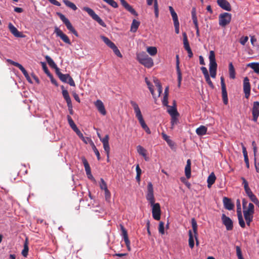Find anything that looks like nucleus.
<instances>
[{
  "label": "nucleus",
  "instance_id": "1",
  "mask_svg": "<svg viewBox=\"0 0 259 259\" xmlns=\"http://www.w3.org/2000/svg\"><path fill=\"white\" fill-rule=\"evenodd\" d=\"M138 61L144 66L150 68L154 65L152 59L148 56L145 52H141L137 54Z\"/></svg>",
  "mask_w": 259,
  "mask_h": 259
},
{
  "label": "nucleus",
  "instance_id": "2",
  "mask_svg": "<svg viewBox=\"0 0 259 259\" xmlns=\"http://www.w3.org/2000/svg\"><path fill=\"white\" fill-rule=\"evenodd\" d=\"M130 103L134 110L136 114V117L138 119L139 122L142 127L143 129H144L148 126L147 125L144 121L141 111L138 104L135 101L133 100L130 101Z\"/></svg>",
  "mask_w": 259,
  "mask_h": 259
},
{
  "label": "nucleus",
  "instance_id": "3",
  "mask_svg": "<svg viewBox=\"0 0 259 259\" xmlns=\"http://www.w3.org/2000/svg\"><path fill=\"white\" fill-rule=\"evenodd\" d=\"M232 18V15L230 13L224 12L221 14L219 16V23L220 26L225 27L228 25Z\"/></svg>",
  "mask_w": 259,
  "mask_h": 259
},
{
  "label": "nucleus",
  "instance_id": "4",
  "mask_svg": "<svg viewBox=\"0 0 259 259\" xmlns=\"http://www.w3.org/2000/svg\"><path fill=\"white\" fill-rule=\"evenodd\" d=\"M57 14L59 16L60 19L62 21V22L65 24L67 28L73 34H74L76 37H78V34L77 32L72 26L69 20L67 18H66L63 14H62L61 13H57Z\"/></svg>",
  "mask_w": 259,
  "mask_h": 259
},
{
  "label": "nucleus",
  "instance_id": "5",
  "mask_svg": "<svg viewBox=\"0 0 259 259\" xmlns=\"http://www.w3.org/2000/svg\"><path fill=\"white\" fill-rule=\"evenodd\" d=\"M83 10L87 12L88 14L92 17V18L96 20L100 25L105 27L106 25L103 21L100 18V17L97 15L95 12L91 8L89 7H84Z\"/></svg>",
  "mask_w": 259,
  "mask_h": 259
},
{
  "label": "nucleus",
  "instance_id": "6",
  "mask_svg": "<svg viewBox=\"0 0 259 259\" xmlns=\"http://www.w3.org/2000/svg\"><path fill=\"white\" fill-rule=\"evenodd\" d=\"M146 199L149 202L151 205L155 204V198L154 196L153 187L151 182H149L148 183Z\"/></svg>",
  "mask_w": 259,
  "mask_h": 259
},
{
  "label": "nucleus",
  "instance_id": "7",
  "mask_svg": "<svg viewBox=\"0 0 259 259\" xmlns=\"http://www.w3.org/2000/svg\"><path fill=\"white\" fill-rule=\"evenodd\" d=\"M221 84L222 89V99L223 103L225 105L228 103V94L226 89V84L225 83V79L223 76L221 77Z\"/></svg>",
  "mask_w": 259,
  "mask_h": 259
},
{
  "label": "nucleus",
  "instance_id": "8",
  "mask_svg": "<svg viewBox=\"0 0 259 259\" xmlns=\"http://www.w3.org/2000/svg\"><path fill=\"white\" fill-rule=\"evenodd\" d=\"M236 205H237V213L239 225L240 226V227L241 228H244L245 227V224L243 220V217L242 215L241 204H240V201L239 199L237 200Z\"/></svg>",
  "mask_w": 259,
  "mask_h": 259
},
{
  "label": "nucleus",
  "instance_id": "9",
  "mask_svg": "<svg viewBox=\"0 0 259 259\" xmlns=\"http://www.w3.org/2000/svg\"><path fill=\"white\" fill-rule=\"evenodd\" d=\"M152 206V213L154 219L158 221L160 219V206L158 203L151 205Z\"/></svg>",
  "mask_w": 259,
  "mask_h": 259
},
{
  "label": "nucleus",
  "instance_id": "10",
  "mask_svg": "<svg viewBox=\"0 0 259 259\" xmlns=\"http://www.w3.org/2000/svg\"><path fill=\"white\" fill-rule=\"evenodd\" d=\"M54 33H56L57 36L59 37L65 43L71 45V41L68 36L64 33L58 27H55Z\"/></svg>",
  "mask_w": 259,
  "mask_h": 259
},
{
  "label": "nucleus",
  "instance_id": "11",
  "mask_svg": "<svg viewBox=\"0 0 259 259\" xmlns=\"http://www.w3.org/2000/svg\"><path fill=\"white\" fill-rule=\"evenodd\" d=\"M120 227L121 231V235L123 239V240L125 243L127 249L128 251L131 250V242L128 239V234L126 230L124 227L123 225L120 224Z\"/></svg>",
  "mask_w": 259,
  "mask_h": 259
},
{
  "label": "nucleus",
  "instance_id": "12",
  "mask_svg": "<svg viewBox=\"0 0 259 259\" xmlns=\"http://www.w3.org/2000/svg\"><path fill=\"white\" fill-rule=\"evenodd\" d=\"M252 115V120L256 122L259 116V102L255 101L253 103V107L251 110Z\"/></svg>",
  "mask_w": 259,
  "mask_h": 259
},
{
  "label": "nucleus",
  "instance_id": "13",
  "mask_svg": "<svg viewBox=\"0 0 259 259\" xmlns=\"http://www.w3.org/2000/svg\"><path fill=\"white\" fill-rule=\"evenodd\" d=\"M222 221L228 231H230L233 229V221L229 217H227L225 214H223L222 215Z\"/></svg>",
  "mask_w": 259,
  "mask_h": 259
},
{
  "label": "nucleus",
  "instance_id": "14",
  "mask_svg": "<svg viewBox=\"0 0 259 259\" xmlns=\"http://www.w3.org/2000/svg\"><path fill=\"white\" fill-rule=\"evenodd\" d=\"M58 77L62 82L67 83L71 86H75V84L73 78L70 76L69 74L62 73Z\"/></svg>",
  "mask_w": 259,
  "mask_h": 259
},
{
  "label": "nucleus",
  "instance_id": "15",
  "mask_svg": "<svg viewBox=\"0 0 259 259\" xmlns=\"http://www.w3.org/2000/svg\"><path fill=\"white\" fill-rule=\"evenodd\" d=\"M8 28L11 33L13 34L15 37L21 38L25 37V35H24L22 32L19 31L18 29L11 23H10L8 24Z\"/></svg>",
  "mask_w": 259,
  "mask_h": 259
},
{
  "label": "nucleus",
  "instance_id": "16",
  "mask_svg": "<svg viewBox=\"0 0 259 259\" xmlns=\"http://www.w3.org/2000/svg\"><path fill=\"white\" fill-rule=\"evenodd\" d=\"M81 159L84 165L85 170L88 178L91 180H94V177L91 174V168L87 160L84 157H81Z\"/></svg>",
  "mask_w": 259,
  "mask_h": 259
},
{
  "label": "nucleus",
  "instance_id": "17",
  "mask_svg": "<svg viewBox=\"0 0 259 259\" xmlns=\"http://www.w3.org/2000/svg\"><path fill=\"white\" fill-rule=\"evenodd\" d=\"M109 137L108 135H106L102 139H101L103 145V148L106 153L107 156L108 157L110 152V146L109 145Z\"/></svg>",
  "mask_w": 259,
  "mask_h": 259
},
{
  "label": "nucleus",
  "instance_id": "18",
  "mask_svg": "<svg viewBox=\"0 0 259 259\" xmlns=\"http://www.w3.org/2000/svg\"><path fill=\"white\" fill-rule=\"evenodd\" d=\"M176 70L178 75V86L180 87L181 81L182 80V74L181 73V71L180 67V60H179V55H177L176 56Z\"/></svg>",
  "mask_w": 259,
  "mask_h": 259
},
{
  "label": "nucleus",
  "instance_id": "19",
  "mask_svg": "<svg viewBox=\"0 0 259 259\" xmlns=\"http://www.w3.org/2000/svg\"><path fill=\"white\" fill-rule=\"evenodd\" d=\"M122 6L130 13L135 16H138L137 12L135 10L133 7L130 5L125 0H120Z\"/></svg>",
  "mask_w": 259,
  "mask_h": 259
},
{
  "label": "nucleus",
  "instance_id": "20",
  "mask_svg": "<svg viewBox=\"0 0 259 259\" xmlns=\"http://www.w3.org/2000/svg\"><path fill=\"white\" fill-rule=\"evenodd\" d=\"M217 4L222 9L226 11L231 10V5L227 0H217Z\"/></svg>",
  "mask_w": 259,
  "mask_h": 259
},
{
  "label": "nucleus",
  "instance_id": "21",
  "mask_svg": "<svg viewBox=\"0 0 259 259\" xmlns=\"http://www.w3.org/2000/svg\"><path fill=\"white\" fill-rule=\"evenodd\" d=\"M95 105L97 108L98 111L103 115L106 114V111L105 108L104 104L100 100H98L95 103Z\"/></svg>",
  "mask_w": 259,
  "mask_h": 259
},
{
  "label": "nucleus",
  "instance_id": "22",
  "mask_svg": "<svg viewBox=\"0 0 259 259\" xmlns=\"http://www.w3.org/2000/svg\"><path fill=\"white\" fill-rule=\"evenodd\" d=\"M224 207L228 210H232L234 207V204L232 202L231 200L226 197H224L223 199Z\"/></svg>",
  "mask_w": 259,
  "mask_h": 259
},
{
  "label": "nucleus",
  "instance_id": "23",
  "mask_svg": "<svg viewBox=\"0 0 259 259\" xmlns=\"http://www.w3.org/2000/svg\"><path fill=\"white\" fill-rule=\"evenodd\" d=\"M241 179L242 181V185L244 186L245 192L246 195L249 197L250 195H251L253 193L250 189L248 183L246 179L244 177H241Z\"/></svg>",
  "mask_w": 259,
  "mask_h": 259
},
{
  "label": "nucleus",
  "instance_id": "24",
  "mask_svg": "<svg viewBox=\"0 0 259 259\" xmlns=\"http://www.w3.org/2000/svg\"><path fill=\"white\" fill-rule=\"evenodd\" d=\"M191 162L190 159H188L187 164L185 168V173L187 179H189L191 177Z\"/></svg>",
  "mask_w": 259,
  "mask_h": 259
},
{
  "label": "nucleus",
  "instance_id": "25",
  "mask_svg": "<svg viewBox=\"0 0 259 259\" xmlns=\"http://www.w3.org/2000/svg\"><path fill=\"white\" fill-rule=\"evenodd\" d=\"M191 223H192V229L194 233V237L195 238L196 241V245H198V241L197 240V222L194 218H192L191 219Z\"/></svg>",
  "mask_w": 259,
  "mask_h": 259
},
{
  "label": "nucleus",
  "instance_id": "26",
  "mask_svg": "<svg viewBox=\"0 0 259 259\" xmlns=\"http://www.w3.org/2000/svg\"><path fill=\"white\" fill-rule=\"evenodd\" d=\"M7 62L10 63L11 64L18 67L22 71L23 75L26 74V73L27 72L25 69L22 66V65L19 64V63L16 62L11 59H8Z\"/></svg>",
  "mask_w": 259,
  "mask_h": 259
},
{
  "label": "nucleus",
  "instance_id": "27",
  "mask_svg": "<svg viewBox=\"0 0 259 259\" xmlns=\"http://www.w3.org/2000/svg\"><path fill=\"white\" fill-rule=\"evenodd\" d=\"M7 62L10 63L11 64L18 67L22 71L23 75L26 74V73L27 72L25 69L22 66V65L19 64V63L16 62L11 59H8Z\"/></svg>",
  "mask_w": 259,
  "mask_h": 259
},
{
  "label": "nucleus",
  "instance_id": "28",
  "mask_svg": "<svg viewBox=\"0 0 259 259\" xmlns=\"http://www.w3.org/2000/svg\"><path fill=\"white\" fill-rule=\"evenodd\" d=\"M216 180V177L213 172H211L207 178V187L210 188L214 183Z\"/></svg>",
  "mask_w": 259,
  "mask_h": 259
},
{
  "label": "nucleus",
  "instance_id": "29",
  "mask_svg": "<svg viewBox=\"0 0 259 259\" xmlns=\"http://www.w3.org/2000/svg\"><path fill=\"white\" fill-rule=\"evenodd\" d=\"M209 66H217L215 58V54L213 51H210L209 55Z\"/></svg>",
  "mask_w": 259,
  "mask_h": 259
},
{
  "label": "nucleus",
  "instance_id": "30",
  "mask_svg": "<svg viewBox=\"0 0 259 259\" xmlns=\"http://www.w3.org/2000/svg\"><path fill=\"white\" fill-rule=\"evenodd\" d=\"M29 250L28 247V239L27 237L26 238L24 243V248L22 251V254L24 257H27L28 255V252Z\"/></svg>",
  "mask_w": 259,
  "mask_h": 259
},
{
  "label": "nucleus",
  "instance_id": "31",
  "mask_svg": "<svg viewBox=\"0 0 259 259\" xmlns=\"http://www.w3.org/2000/svg\"><path fill=\"white\" fill-rule=\"evenodd\" d=\"M207 128L204 125H201L196 130V133L198 136H203L206 134Z\"/></svg>",
  "mask_w": 259,
  "mask_h": 259
},
{
  "label": "nucleus",
  "instance_id": "32",
  "mask_svg": "<svg viewBox=\"0 0 259 259\" xmlns=\"http://www.w3.org/2000/svg\"><path fill=\"white\" fill-rule=\"evenodd\" d=\"M167 112L169 114V115L171 116H179V113L177 111V107H171L168 106L167 107Z\"/></svg>",
  "mask_w": 259,
  "mask_h": 259
},
{
  "label": "nucleus",
  "instance_id": "33",
  "mask_svg": "<svg viewBox=\"0 0 259 259\" xmlns=\"http://www.w3.org/2000/svg\"><path fill=\"white\" fill-rule=\"evenodd\" d=\"M229 76L230 78L231 79H234L235 78V68L234 67V66L233 65V63L232 62H230L229 64Z\"/></svg>",
  "mask_w": 259,
  "mask_h": 259
},
{
  "label": "nucleus",
  "instance_id": "34",
  "mask_svg": "<svg viewBox=\"0 0 259 259\" xmlns=\"http://www.w3.org/2000/svg\"><path fill=\"white\" fill-rule=\"evenodd\" d=\"M242 152L244 158V161L246 164V167L248 168L249 167V159L247 155V152L245 147L242 144Z\"/></svg>",
  "mask_w": 259,
  "mask_h": 259
},
{
  "label": "nucleus",
  "instance_id": "35",
  "mask_svg": "<svg viewBox=\"0 0 259 259\" xmlns=\"http://www.w3.org/2000/svg\"><path fill=\"white\" fill-rule=\"evenodd\" d=\"M137 150L139 154L143 156L146 160H148L146 157V150L142 146L139 145L137 147Z\"/></svg>",
  "mask_w": 259,
  "mask_h": 259
},
{
  "label": "nucleus",
  "instance_id": "36",
  "mask_svg": "<svg viewBox=\"0 0 259 259\" xmlns=\"http://www.w3.org/2000/svg\"><path fill=\"white\" fill-rule=\"evenodd\" d=\"M243 89V91L250 90V84L249 82V80L247 77H245L244 78Z\"/></svg>",
  "mask_w": 259,
  "mask_h": 259
},
{
  "label": "nucleus",
  "instance_id": "37",
  "mask_svg": "<svg viewBox=\"0 0 259 259\" xmlns=\"http://www.w3.org/2000/svg\"><path fill=\"white\" fill-rule=\"evenodd\" d=\"M184 47L186 50L190 49L191 48L188 40L187 35L186 32L183 33Z\"/></svg>",
  "mask_w": 259,
  "mask_h": 259
},
{
  "label": "nucleus",
  "instance_id": "38",
  "mask_svg": "<svg viewBox=\"0 0 259 259\" xmlns=\"http://www.w3.org/2000/svg\"><path fill=\"white\" fill-rule=\"evenodd\" d=\"M140 24V22L137 21L136 19H134L131 25V31L133 32H136Z\"/></svg>",
  "mask_w": 259,
  "mask_h": 259
},
{
  "label": "nucleus",
  "instance_id": "39",
  "mask_svg": "<svg viewBox=\"0 0 259 259\" xmlns=\"http://www.w3.org/2000/svg\"><path fill=\"white\" fill-rule=\"evenodd\" d=\"M101 39L104 42V43L108 46L110 48H113V47L115 45V44L111 41L108 37L105 36H101Z\"/></svg>",
  "mask_w": 259,
  "mask_h": 259
},
{
  "label": "nucleus",
  "instance_id": "40",
  "mask_svg": "<svg viewBox=\"0 0 259 259\" xmlns=\"http://www.w3.org/2000/svg\"><path fill=\"white\" fill-rule=\"evenodd\" d=\"M168 8H169L170 13L171 14V15L172 16V20L174 21V23L178 22L179 20H178V15H177V13H176V12L175 11L173 8L171 6H169Z\"/></svg>",
  "mask_w": 259,
  "mask_h": 259
},
{
  "label": "nucleus",
  "instance_id": "41",
  "mask_svg": "<svg viewBox=\"0 0 259 259\" xmlns=\"http://www.w3.org/2000/svg\"><path fill=\"white\" fill-rule=\"evenodd\" d=\"M189 245L191 249L194 246V237L191 230L189 231Z\"/></svg>",
  "mask_w": 259,
  "mask_h": 259
},
{
  "label": "nucleus",
  "instance_id": "42",
  "mask_svg": "<svg viewBox=\"0 0 259 259\" xmlns=\"http://www.w3.org/2000/svg\"><path fill=\"white\" fill-rule=\"evenodd\" d=\"M248 67H251L255 72L259 74V63H251L247 64Z\"/></svg>",
  "mask_w": 259,
  "mask_h": 259
},
{
  "label": "nucleus",
  "instance_id": "43",
  "mask_svg": "<svg viewBox=\"0 0 259 259\" xmlns=\"http://www.w3.org/2000/svg\"><path fill=\"white\" fill-rule=\"evenodd\" d=\"M217 66H209V70L211 77L214 78L217 74Z\"/></svg>",
  "mask_w": 259,
  "mask_h": 259
},
{
  "label": "nucleus",
  "instance_id": "44",
  "mask_svg": "<svg viewBox=\"0 0 259 259\" xmlns=\"http://www.w3.org/2000/svg\"><path fill=\"white\" fill-rule=\"evenodd\" d=\"M45 59L51 67H52V68L56 67L57 65L50 56L46 55L45 56Z\"/></svg>",
  "mask_w": 259,
  "mask_h": 259
},
{
  "label": "nucleus",
  "instance_id": "45",
  "mask_svg": "<svg viewBox=\"0 0 259 259\" xmlns=\"http://www.w3.org/2000/svg\"><path fill=\"white\" fill-rule=\"evenodd\" d=\"M63 3L65 4V5L67 7L71 8V9H72L74 11L76 10L77 9V7L75 6V5L74 3L69 1L68 0H63Z\"/></svg>",
  "mask_w": 259,
  "mask_h": 259
},
{
  "label": "nucleus",
  "instance_id": "46",
  "mask_svg": "<svg viewBox=\"0 0 259 259\" xmlns=\"http://www.w3.org/2000/svg\"><path fill=\"white\" fill-rule=\"evenodd\" d=\"M147 52L151 56H155L157 53V50L155 47H148L147 48Z\"/></svg>",
  "mask_w": 259,
  "mask_h": 259
},
{
  "label": "nucleus",
  "instance_id": "47",
  "mask_svg": "<svg viewBox=\"0 0 259 259\" xmlns=\"http://www.w3.org/2000/svg\"><path fill=\"white\" fill-rule=\"evenodd\" d=\"M67 120L68 121V123H69V125L70 126V127L72 128V129L73 130H74L75 128H76L77 127L76 126V124L74 122V121L72 120L71 116L70 115H67Z\"/></svg>",
  "mask_w": 259,
  "mask_h": 259
},
{
  "label": "nucleus",
  "instance_id": "48",
  "mask_svg": "<svg viewBox=\"0 0 259 259\" xmlns=\"http://www.w3.org/2000/svg\"><path fill=\"white\" fill-rule=\"evenodd\" d=\"M254 213L250 212L243 210V214L245 220L253 219Z\"/></svg>",
  "mask_w": 259,
  "mask_h": 259
},
{
  "label": "nucleus",
  "instance_id": "49",
  "mask_svg": "<svg viewBox=\"0 0 259 259\" xmlns=\"http://www.w3.org/2000/svg\"><path fill=\"white\" fill-rule=\"evenodd\" d=\"M154 9L155 17L158 18L159 16V10L157 0H154Z\"/></svg>",
  "mask_w": 259,
  "mask_h": 259
},
{
  "label": "nucleus",
  "instance_id": "50",
  "mask_svg": "<svg viewBox=\"0 0 259 259\" xmlns=\"http://www.w3.org/2000/svg\"><path fill=\"white\" fill-rule=\"evenodd\" d=\"M108 4L112 6L114 8H117L118 7L117 3L114 0H103Z\"/></svg>",
  "mask_w": 259,
  "mask_h": 259
},
{
  "label": "nucleus",
  "instance_id": "51",
  "mask_svg": "<svg viewBox=\"0 0 259 259\" xmlns=\"http://www.w3.org/2000/svg\"><path fill=\"white\" fill-rule=\"evenodd\" d=\"M41 65H42V69H43L44 71L45 72V73L48 76H50L51 74H52L49 71V69H48V67L47 66L45 62H41Z\"/></svg>",
  "mask_w": 259,
  "mask_h": 259
},
{
  "label": "nucleus",
  "instance_id": "52",
  "mask_svg": "<svg viewBox=\"0 0 259 259\" xmlns=\"http://www.w3.org/2000/svg\"><path fill=\"white\" fill-rule=\"evenodd\" d=\"M99 185H100V187L101 189H102V190H105L108 189L107 186V184L105 182V181L104 180V179L103 178H101Z\"/></svg>",
  "mask_w": 259,
  "mask_h": 259
},
{
  "label": "nucleus",
  "instance_id": "53",
  "mask_svg": "<svg viewBox=\"0 0 259 259\" xmlns=\"http://www.w3.org/2000/svg\"><path fill=\"white\" fill-rule=\"evenodd\" d=\"M164 223L163 222H160L159 224L158 231L159 233L162 235L164 234Z\"/></svg>",
  "mask_w": 259,
  "mask_h": 259
},
{
  "label": "nucleus",
  "instance_id": "54",
  "mask_svg": "<svg viewBox=\"0 0 259 259\" xmlns=\"http://www.w3.org/2000/svg\"><path fill=\"white\" fill-rule=\"evenodd\" d=\"M111 49L113 50V51L114 52V54L117 56H118V57H119L120 58H122V56L121 54L120 53L119 50H118V49L117 48V47L115 45L113 47V48H111Z\"/></svg>",
  "mask_w": 259,
  "mask_h": 259
},
{
  "label": "nucleus",
  "instance_id": "55",
  "mask_svg": "<svg viewBox=\"0 0 259 259\" xmlns=\"http://www.w3.org/2000/svg\"><path fill=\"white\" fill-rule=\"evenodd\" d=\"M92 149H93L94 152H95L96 155L97 156L98 160H100L101 159V157H100V154L99 151H98V150L97 149L96 146L94 145V144L93 143H92Z\"/></svg>",
  "mask_w": 259,
  "mask_h": 259
},
{
  "label": "nucleus",
  "instance_id": "56",
  "mask_svg": "<svg viewBox=\"0 0 259 259\" xmlns=\"http://www.w3.org/2000/svg\"><path fill=\"white\" fill-rule=\"evenodd\" d=\"M236 254L238 258V259H244L242 254V251L240 247L238 246H236Z\"/></svg>",
  "mask_w": 259,
  "mask_h": 259
},
{
  "label": "nucleus",
  "instance_id": "57",
  "mask_svg": "<svg viewBox=\"0 0 259 259\" xmlns=\"http://www.w3.org/2000/svg\"><path fill=\"white\" fill-rule=\"evenodd\" d=\"M145 81L146 84H147L148 88L151 93V94L154 96V90L153 89V85L150 83V82L148 80L147 78H145Z\"/></svg>",
  "mask_w": 259,
  "mask_h": 259
},
{
  "label": "nucleus",
  "instance_id": "58",
  "mask_svg": "<svg viewBox=\"0 0 259 259\" xmlns=\"http://www.w3.org/2000/svg\"><path fill=\"white\" fill-rule=\"evenodd\" d=\"M245 211H248L250 212L254 213V205L251 203H249L248 204V207H246Z\"/></svg>",
  "mask_w": 259,
  "mask_h": 259
},
{
  "label": "nucleus",
  "instance_id": "59",
  "mask_svg": "<svg viewBox=\"0 0 259 259\" xmlns=\"http://www.w3.org/2000/svg\"><path fill=\"white\" fill-rule=\"evenodd\" d=\"M205 77V80L206 81V82L208 83V84L209 85V86L212 89H213L214 88V86L212 83V82L211 81V80H210V77H209V75H207L206 76H204Z\"/></svg>",
  "mask_w": 259,
  "mask_h": 259
},
{
  "label": "nucleus",
  "instance_id": "60",
  "mask_svg": "<svg viewBox=\"0 0 259 259\" xmlns=\"http://www.w3.org/2000/svg\"><path fill=\"white\" fill-rule=\"evenodd\" d=\"M179 116H171V124L172 126V128H173V126L177 124L178 122V119L177 118V117Z\"/></svg>",
  "mask_w": 259,
  "mask_h": 259
},
{
  "label": "nucleus",
  "instance_id": "61",
  "mask_svg": "<svg viewBox=\"0 0 259 259\" xmlns=\"http://www.w3.org/2000/svg\"><path fill=\"white\" fill-rule=\"evenodd\" d=\"M105 200L109 201L111 198V193L108 189L104 190Z\"/></svg>",
  "mask_w": 259,
  "mask_h": 259
},
{
  "label": "nucleus",
  "instance_id": "62",
  "mask_svg": "<svg viewBox=\"0 0 259 259\" xmlns=\"http://www.w3.org/2000/svg\"><path fill=\"white\" fill-rule=\"evenodd\" d=\"M76 134L78 135V136L81 139L83 140L84 139V137L83 135V134L81 133V132L79 131V130L77 127L75 130H73Z\"/></svg>",
  "mask_w": 259,
  "mask_h": 259
},
{
  "label": "nucleus",
  "instance_id": "63",
  "mask_svg": "<svg viewBox=\"0 0 259 259\" xmlns=\"http://www.w3.org/2000/svg\"><path fill=\"white\" fill-rule=\"evenodd\" d=\"M248 36H243V37H241V38L240 39V42L241 45H245V44L248 41Z\"/></svg>",
  "mask_w": 259,
  "mask_h": 259
},
{
  "label": "nucleus",
  "instance_id": "64",
  "mask_svg": "<svg viewBox=\"0 0 259 259\" xmlns=\"http://www.w3.org/2000/svg\"><path fill=\"white\" fill-rule=\"evenodd\" d=\"M62 95L65 100L69 99L70 98L69 93L66 90H63Z\"/></svg>",
  "mask_w": 259,
  "mask_h": 259
}]
</instances>
